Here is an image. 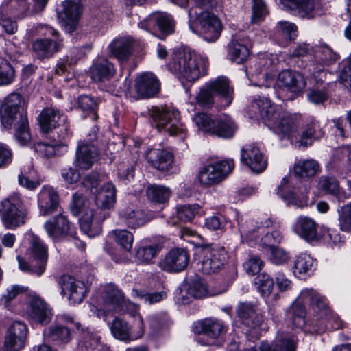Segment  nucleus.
<instances>
[{"instance_id":"1","label":"nucleus","mask_w":351,"mask_h":351,"mask_svg":"<svg viewBox=\"0 0 351 351\" xmlns=\"http://www.w3.org/2000/svg\"><path fill=\"white\" fill-rule=\"evenodd\" d=\"M298 300L304 303H308L316 313L317 322L315 325L317 327L315 330L317 332H323L329 327V325L335 330L343 328V322L337 315L333 314L328 306L326 298L321 295L317 291L313 289H303L300 292Z\"/></svg>"},{"instance_id":"2","label":"nucleus","mask_w":351,"mask_h":351,"mask_svg":"<svg viewBox=\"0 0 351 351\" xmlns=\"http://www.w3.org/2000/svg\"><path fill=\"white\" fill-rule=\"evenodd\" d=\"M214 93L221 99V106H228L233 100V88L230 86L229 80L220 76L206 83L199 91V106L211 108L215 104Z\"/></svg>"},{"instance_id":"3","label":"nucleus","mask_w":351,"mask_h":351,"mask_svg":"<svg viewBox=\"0 0 351 351\" xmlns=\"http://www.w3.org/2000/svg\"><path fill=\"white\" fill-rule=\"evenodd\" d=\"M0 217L7 229H16L25 223L27 210L19 193H13L0 202Z\"/></svg>"},{"instance_id":"4","label":"nucleus","mask_w":351,"mask_h":351,"mask_svg":"<svg viewBox=\"0 0 351 351\" xmlns=\"http://www.w3.org/2000/svg\"><path fill=\"white\" fill-rule=\"evenodd\" d=\"M152 125L171 136H182L185 128L180 123V112L167 107L152 106L148 110Z\"/></svg>"},{"instance_id":"5","label":"nucleus","mask_w":351,"mask_h":351,"mask_svg":"<svg viewBox=\"0 0 351 351\" xmlns=\"http://www.w3.org/2000/svg\"><path fill=\"white\" fill-rule=\"evenodd\" d=\"M234 168L232 159L213 161L205 164L199 172V182L205 186H212L224 180Z\"/></svg>"},{"instance_id":"6","label":"nucleus","mask_w":351,"mask_h":351,"mask_svg":"<svg viewBox=\"0 0 351 351\" xmlns=\"http://www.w3.org/2000/svg\"><path fill=\"white\" fill-rule=\"evenodd\" d=\"M339 58V54L327 45L316 47L312 66L315 81L317 85L324 83L326 80L328 67L334 64Z\"/></svg>"},{"instance_id":"7","label":"nucleus","mask_w":351,"mask_h":351,"mask_svg":"<svg viewBox=\"0 0 351 351\" xmlns=\"http://www.w3.org/2000/svg\"><path fill=\"white\" fill-rule=\"evenodd\" d=\"M234 122L230 119H213L206 113H199V131L205 134L223 138H232L236 131Z\"/></svg>"},{"instance_id":"8","label":"nucleus","mask_w":351,"mask_h":351,"mask_svg":"<svg viewBox=\"0 0 351 351\" xmlns=\"http://www.w3.org/2000/svg\"><path fill=\"white\" fill-rule=\"evenodd\" d=\"M171 67L189 82H195L197 79L196 53L189 47L176 52Z\"/></svg>"},{"instance_id":"9","label":"nucleus","mask_w":351,"mask_h":351,"mask_svg":"<svg viewBox=\"0 0 351 351\" xmlns=\"http://www.w3.org/2000/svg\"><path fill=\"white\" fill-rule=\"evenodd\" d=\"M98 128L94 126L87 134V141H80L75 153L76 165L82 169H90L97 160L99 152L91 143L97 139Z\"/></svg>"},{"instance_id":"10","label":"nucleus","mask_w":351,"mask_h":351,"mask_svg":"<svg viewBox=\"0 0 351 351\" xmlns=\"http://www.w3.org/2000/svg\"><path fill=\"white\" fill-rule=\"evenodd\" d=\"M47 236L53 241H60L65 237L76 238L74 226L62 213L45 221L43 225Z\"/></svg>"},{"instance_id":"11","label":"nucleus","mask_w":351,"mask_h":351,"mask_svg":"<svg viewBox=\"0 0 351 351\" xmlns=\"http://www.w3.org/2000/svg\"><path fill=\"white\" fill-rule=\"evenodd\" d=\"M86 197L81 193H75L72 195V202L70 206L71 213L77 216L84 213L80 219L81 230L88 237H93L99 230L94 231L93 229V210L86 207Z\"/></svg>"},{"instance_id":"12","label":"nucleus","mask_w":351,"mask_h":351,"mask_svg":"<svg viewBox=\"0 0 351 351\" xmlns=\"http://www.w3.org/2000/svg\"><path fill=\"white\" fill-rule=\"evenodd\" d=\"M190 255L182 247L169 250L158 263V267L164 271L178 274L184 271L189 263Z\"/></svg>"},{"instance_id":"13","label":"nucleus","mask_w":351,"mask_h":351,"mask_svg":"<svg viewBox=\"0 0 351 351\" xmlns=\"http://www.w3.org/2000/svg\"><path fill=\"white\" fill-rule=\"evenodd\" d=\"M281 113V107L274 105L265 97L257 96L252 99L249 107L251 118L261 119L269 123L271 120L278 119Z\"/></svg>"},{"instance_id":"14","label":"nucleus","mask_w":351,"mask_h":351,"mask_svg":"<svg viewBox=\"0 0 351 351\" xmlns=\"http://www.w3.org/2000/svg\"><path fill=\"white\" fill-rule=\"evenodd\" d=\"M28 241V252L35 261L34 266L37 267L36 273L40 276L45 269V265L48 259V247L43 241L37 235L29 233L27 235Z\"/></svg>"},{"instance_id":"15","label":"nucleus","mask_w":351,"mask_h":351,"mask_svg":"<svg viewBox=\"0 0 351 351\" xmlns=\"http://www.w3.org/2000/svg\"><path fill=\"white\" fill-rule=\"evenodd\" d=\"M27 332V327L23 322L14 321L8 329L3 351L22 350L25 346Z\"/></svg>"},{"instance_id":"16","label":"nucleus","mask_w":351,"mask_h":351,"mask_svg":"<svg viewBox=\"0 0 351 351\" xmlns=\"http://www.w3.org/2000/svg\"><path fill=\"white\" fill-rule=\"evenodd\" d=\"M199 34L207 42H215L221 34V22L213 13L204 12L199 16Z\"/></svg>"},{"instance_id":"17","label":"nucleus","mask_w":351,"mask_h":351,"mask_svg":"<svg viewBox=\"0 0 351 351\" xmlns=\"http://www.w3.org/2000/svg\"><path fill=\"white\" fill-rule=\"evenodd\" d=\"M62 9L58 13L62 21L66 32L75 30L82 10L81 0H64L62 3Z\"/></svg>"},{"instance_id":"18","label":"nucleus","mask_w":351,"mask_h":351,"mask_svg":"<svg viewBox=\"0 0 351 351\" xmlns=\"http://www.w3.org/2000/svg\"><path fill=\"white\" fill-rule=\"evenodd\" d=\"M277 84L282 90L291 93V99L298 95L306 86V80L299 72L285 70L280 72Z\"/></svg>"},{"instance_id":"19","label":"nucleus","mask_w":351,"mask_h":351,"mask_svg":"<svg viewBox=\"0 0 351 351\" xmlns=\"http://www.w3.org/2000/svg\"><path fill=\"white\" fill-rule=\"evenodd\" d=\"M58 283L62 289L61 293L69 294V300L73 304L81 303L87 292L85 284L71 276H62Z\"/></svg>"},{"instance_id":"20","label":"nucleus","mask_w":351,"mask_h":351,"mask_svg":"<svg viewBox=\"0 0 351 351\" xmlns=\"http://www.w3.org/2000/svg\"><path fill=\"white\" fill-rule=\"evenodd\" d=\"M282 5L302 18L312 19L322 14L319 0H281Z\"/></svg>"},{"instance_id":"21","label":"nucleus","mask_w":351,"mask_h":351,"mask_svg":"<svg viewBox=\"0 0 351 351\" xmlns=\"http://www.w3.org/2000/svg\"><path fill=\"white\" fill-rule=\"evenodd\" d=\"M241 160L255 173H261L267 166V159L255 144L246 145L241 149Z\"/></svg>"},{"instance_id":"22","label":"nucleus","mask_w":351,"mask_h":351,"mask_svg":"<svg viewBox=\"0 0 351 351\" xmlns=\"http://www.w3.org/2000/svg\"><path fill=\"white\" fill-rule=\"evenodd\" d=\"M104 313H122L126 310L127 302L123 293L114 285H108L103 293Z\"/></svg>"},{"instance_id":"23","label":"nucleus","mask_w":351,"mask_h":351,"mask_svg":"<svg viewBox=\"0 0 351 351\" xmlns=\"http://www.w3.org/2000/svg\"><path fill=\"white\" fill-rule=\"evenodd\" d=\"M27 315L34 322L43 325L51 321L52 313L49 306L42 298L32 294L29 301Z\"/></svg>"},{"instance_id":"24","label":"nucleus","mask_w":351,"mask_h":351,"mask_svg":"<svg viewBox=\"0 0 351 351\" xmlns=\"http://www.w3.org/2000/svg\"><path fill=\"white\" fill-rule=\"evenodd\" d=\"M23 102V97L16 93H12L5 98L0 109L1 119L3 125L10 127L13 124Z\"/></svg>"},{"instance_id":"25","label":"nucleus","mask_w":351,"mask_h":351,"mask_svg":"<svg viewBox=\"0 0 351 351\" xmlns=\"http://www.w3.org/2000/svg\"><path fill=\"white\" fill-rule=\"evenodd\" d=\"M40 214L45 216L57 211L59 207V195L51 186L45 185L38 194Z\"/></svg>"},{"instance_id":"26","label":"nucleus","mask_w":351,"mask_h":351,"mask_svg":"<svg viewBox=\"0 0 351 351\" xmlns=\"http://www.w3.org/2000/svg\"><path fill=\"white\" fill-rule=\"evenodd\" d=\"M300 116L285 112L281 108V113L278 119L271 120L269 123L273 128L274 131L278 134L281 138H289L298 127V121Z\"/></svg>"},{"instance_id":"27","label":"nucleus","mask_w":351,"mask_h":351,"mask_svg":"<svg viewBox=\"0 0 351 351\" xmlns=\"http://www.w3.org/2000/svg\"><path fill=\"white\" fill-rule=\"evenodd\" d=\"M155 26L158 27V29L164 34V36L171 34L174 30L172 18L167 13H152L138 23L139 27L148 31H150Z\"/></svg>"},{"instance_id":"28","label":"nucleus","mask_w":351,"mask_h":351,"mask_svg":"<svg viewBox=\"0 0 351 351\" xmlns=\"http://www.w3.org/2000/svg\"><path fill=\"white\" fill-rule=\"evenodd\" d=\"M199 259L203 273L210 274L217 271L223 265L219 252L210 246L199 245Z\"/></svg>"},{"instance_id":"29","label":"nucleus","mask_w":351,"mask_h":351,"mask_svg":"<svg viewBox=\"0 0 351 351\" xmlns=\"http://www.w3.org/2000/svg\"><path fill=\"white\" fill-rule=\"evenodd\" d=\"M65 121V115L53 108L43 109L38 117L39 125L43 133H49L64 123Z\"/></svg>"},{"instance_id":"30","label":"nucleus","mask_w":351,"mask_h":351,"mask_svg":"<svg viewBox=\"0 0 351 351\" xmlns=\"http://www.w3.org/2000/svg\"><path fill=\"white\" fill-rule=\"evenodd\" d=\"M136 93L142 98L154 97L160 90V83L156 77L150 73L139 76L135 85Z\"/></svg>"},{"instance_id":"31","label":"nucleus","mask_w":351,"mask_h":351,"mask_svg":"<svg viewBox=\"0 0 351 351\" xmlns=\"http://www.w3.org/2000/svg\"><path fill=\"white\" fill-rule=\"evenodd\" d=\"M146 159L153 167L163 171L171 168L173 155L163 149H150L147 152Z\"/></svg>"},{"instance_id":"32","label":"nucleus","mask_w":351,"mask_h":351,"mask_svg":"<svg viewBox=\"0 0 351 351\" xmlns=\"http://www.w3.org/2000/svg\"><path fill=\"white\" fill-rule=\"evenodd\" d=\"M237 316L242 324L250 330L256 329L263 321V316L256 313L254 306L249 303H241L237 308Z\"/></svg>"},{"instance_id":"33","label":"nucleus","mask_w":351,"mask_h":351,"mask_svg":"<svg viewBox=\"0 0 351 351\" xmlns=\"http://www.w3.org/2000/svg\"><path fill=\"white\" fill-rule=\"evenodd\" d=\"M62 40L40 38L32 43V49L39 59L49 58L62 48Z\"/></svg>"},{"instance_id":"34","label":"nucleus","mask_w":351,"mask_h":351,"mask_svg":"<svg viewBox=\"0 0 351 351\" xmlns=\"http://www.w3.org/2000/svg\"><path fill=\"white\" fill-rule=\"evenodd\" d=\"M114 64L106 59L97 60L90 68V75L95 82L110 80L115 74Z\"/></svg>"},{"instance_id":"35","label":"nucleus","mask_w":351,"mask_h":351,"mask_svg":"<svg viewBox=\"0 0 351 351\" xmlns=\"http://www.w3.org/2000/svg\"><path fill=\"white\" fill-rule=\"evenodd\" d=\"M119 219L129 228H138L144 226L150 219L145 213L140 209L126 207L119 211Z\"/></svg>"},{"instance_id":"36","label":"nucleus","mask_w":351,"mask_h":351,"mask_svg":"<svg viewBox=\"0 0 351 351\" xmlns=\"http://www.w3.org/2000/svg\"><path fill=\"white\" fill-rule=\"evenodd\" d=\"M317 227V223L313 219L306 216H300L296 220L294 231L301 238L311 241L318 238Z\"/></svg>"},{"instance_id":"37","label":"nucleus","mask_w":351,"mask_h":351,"mask_svg":"<svg viewBox=\"0 0 351 351\" xmlns=\"http://www.w3.org/2000/svg\"><path fill=\"white\" fill-rule=\"evenodd\" d=\"M117 190L112 182L105 183L95 194V204L101 209H110L116 202Z\"/></svg>"},{"instance_id":"38","label":"nucleus","mask_w":351,"mask_h":351,"mask_svg":"<svg viewBox=\"0 0 351 351\" xmlns=\"http://www.w3.org/2000/svg\"><path fill=\"white\" fill-rule=\"evenodd\" d=\"M201 331H199V343L204 336L212 339L218 338L226 331V326L221 321L216 319L207 318L199 322Z\"/></svg>"},{"instance_id":"39","label":"nucleus","mask_w":351,"mask_h":351,"mask_svg":"<svg viewBox=\"0 0 351 351\" xmlns=\"http://www.w3.org/2000/svg\"><path fill=\"white\" fill-rule=\"evenodd\" d=\"M133 39L121 37L114 39L108 46L110 53L119 61L127 60L132 53Z\"/></svg>"},{"instance_id":"40","label":"nucleus","mask_w":351,"mask_h":351,"mask_svg":"<svg viewBox=\"0 0 351 351\" xmlns=\"http://www.w3.org/2000/svg\"><path fill=\"white\" fill-rule=\"evenodd\" d=\"M320 171L319 163L313 159L299 160L293 167V174L297 178H310Z\"/></svg>"},{"instance_id":"41","label":"nucleus","mask_w":351,"mask_h":351,"mask_svg":"<svg viewBox=\"0 0 351 351\" xmlns=\"http://www.w3.org/2000/svg\"><path fill=\"white\" fill-rule=\"evenodd\" d=\"M305 307L300 301H296L289 308L287 319L293 328L302 329L305 326Z\"/></svg>"},{"instance_id":"42","label":"nucleus","mask_w":351,"mask_h":351,"mask_svg":"<svg viewBox=\"0 0 351 351\" xmlns=\"http://www.w3.org/2000/svg\"><path fill=\"white\" fill-rule=\"evenodd\" d=\"M34 151L42 158H51L64 154L67 152V145L64 143H38L34 145Z\"/></svg>"},{"instance_id":"43","label":"nucleus","mask_w":351,"mask_h":351,"mask_svg":"<svg viewBox=\"0 0 351 351\" xmlns=\"http://www.w3.org/2000/svg\"><path fill=\"white\" fill-rule=\"evenodd\" d=\"M49 341L56 344L67 343L71 340V332L69 326L60 324L52 325L45 332Z\"/></svg>"},{"instance_id":"44","label":"nucleus","mask_w":351,"mask_h":351,"mask_svg":"<svg viewBox=\"0 0 351 351\" xmlns=\"http://www.w3.org/2000/svg\"><path fill=\"white\" fill-rule=\"evenodd\" d=\"M324 135L322 130L316 121H311L306 124L305 129L302 132L300 138L297 141V146L300 147H307L312 143V139H318Z\"/></svg>"},{"instance_id":"45","label":"nucleus","mask_w":351,"mask_h":351,"mask_svg":"<svg viewBox=\"0 0 351 351\" xmlns=\"http://www.w3.org/2000/svg\"><path fill=\"white\" fill-rule=\"evenodd\" d=\"M108 326L114 338L123 341L132 339L131 328L125 320L114 317L111 322H108Z\"/></svg>"},{"instance_id":"46","label":"nucleus","mask_w":351,"mask_h":351,"mask_svg":"<svg viewBox=\"0 0 351 351\" xmlns=\"http://www.w3.org/2000/svg\"><path fill=\"white\" fill-rule=\"evenodd\" d=\"M314 260L308 255L298 256L294 264V275L300 279H306L314 270Z\"/></svg>"},{"instance_id":"47","label":"nucleus","mask_w":351,"mask_h":351,"mask_svg":"<svg viewBox=\"0 0 351 351\" xmlns=\"http://www.w3.org/2000/svg\"><path fill=\"white\" fill-rule=\"evenodd\" d=\"M35 173L36 172L31 165L24 167L18 176L19 184L29 191L35 190L41 184L39 179L34 178V175Z\"/></svg>"},{"instance_id":"48","label":"nucleus","mask_w":351,"mask_h":351,"mask_svg":"<svg viewBox=\"0 0 351 351\" xmlns=\"http://www.w3.org/2000/svg\"><path fill=\"white\" fill-rule=\"evenodd\" d=\"M250 51L248 48L243 43H241L236 40L228 46V56L230 60L237 64H241L248 58Z\"/></svg>"},{"instance_id":"49","label":"nucleus","mask_w":351,"mask_h":351,"mask_svg":"<svg viewBox=\"0 0 351 351\" xmlns=\"http://www.w3.org/2000/svg\"><path fill=\"white\" fill-rule=\"evenodd\" d=\"M289 182L288 178L285 177L282 178L280 184L277 189V194L284 199L288 205H293L297 207H304L308 204V198L302 197L299 199L296 197L292 191H289L287 193L282 191V187L287 184Z\"/></svg>"},{"instance_id":"50","label":"nucleus","mask_w":351,"mask_h":351,"mask_svg":"<svg viewBox=\"0 0 351 351\" xmlns=\"http://www.w3.org/2000/svg\"><path fill=\"white\" fill-rule=\"evenodd\" d=\"M161 248L158 244L140 246L136 252V260L143 264H150L156 256Z\"/></svg>"},{"instance_id":"51","label":"nucleus","mask_w":351,"mask_h":351,"mask_svg":"<svg viewBox=\"0 0 351 351\" xmlns=\"http://www.w3.org/2000/svg\"><path fill=\"white\" fill-rule=\"evenodd\" d=\"M171 195L170 189L160 185H150L147 189V196L149 199L157 203L167 202Z\"/></svg>"},{"instance_id":"52","label":"nucleus","mask_w":351,"mask_h":351,"mask_svg":"<svg viewBox=\"0 0 351 351\" xmlns=\"http://www.w3.org/2000/svg\"><path fill=\"white\" fill-rule=\"evenodd\" d=\"M255 285L263 298L267 299L274 289V280L267 274L262 273L255 278Z\"/></svg>"},{"instance_id":"53","label":"nucleus","mask_w":351,"mask_h":351,"mask_svg":"<svg viewBox=\"0 0 351 351\" xmlns=\"http://www.w3.org/2000/svg\"><path fill=\"white\" fill-rule=\"evenodd\" d=\"M318 188L326 194L339 197L341 188L338 181L333 177L322 176L319 179Z\"/></svg>"},{"instance_id":"54","label":"nucleus","mask_w":351,"mask_h":351,"mask_svg":"<svg viewBox=\"0 0 351 351\" xmlns=\"http://www.w3.org/2000/svg\"><path fill=\"white\" fill-rule=\"evenodd\" d=\"M115 241L120 247L125 250L130 252L134 242L133 234L127 230H114L112 231Z\"/></svg>"},{"instance_id":"55","label":"nucleus","mask_w":351,"mask_h":351,"mask_svg":"<svg viewBox=\"0 0 351 351\" xmlns=\"http://www.w3.org/2000/svg\"><path fill=\"white\" fill-rule=\"evenodd\" d=\"M15 136L21 145H27L30 141L29 123L25 114H21L19 125L16 129Z\"/></svg>"},{"instance_id":"56","label":"nucleus","mask_w":351,"mask_h":351,"mask_svg":"<svg viewBox=\"0 0 351 351\" xmlns=\"http://www.w3.org/2000/svg\"><path fill=\"white\" fill-rule=\"evenodd\" d=\"M8 7L11 12L18 18H23L28 14H33L32 7L27 0H9Z\"/></svg>"},{"instance_id":"57","label":"nucleus","mask_w":351,"mask_h":351,"mask_svg":"<svg viewBox=\"0 0 351 351\" xmlns=\"http://www.w3.org/2000/svg\"><path fill=\"white\" fill-rule=\"evenodd\" d=\"M14 79V69L4 58L0 57V86L11 84Z\"/></svg>"},{"instance_id":"58","label":"nucleus","mask_w":351,"mask_h":351,"mask_svg":"<svg viewBox=\"0 0 351 351\" xmlns=\"http://www.w3.org/2000/svg\"><path fill=\"white\" fill-rule=\"evenodd\" d=\"M100 340V337L93 334L88 329L82 330L78 346L82 349L89 351Z\"/></svg>"},{"instance_id":"59","label":"nucleus","mask_w":351,"mask_h":351,"mask_svg":"<svg viewBox=\"0 0 351 351\" xmlns=\"http://www.w3.org/2000/svg\"><path fill=\"white\" fill-rule=\"evenodd\" d=\"M335 158L339 160L347 171H351V145L337 148L335 150Z\"/></svg>"},{"instance_id":"60","label":"nucleus","mask_w":351,"mask_h":351,"mask_svg":"<svg viewBox=\"0 0 351 351\" xmlns=\"http://www.w3.org/2000/svg\"><path fill=\"white\" fill-rule=\"evenodd\" d=\"M338 213L341 230L351 232V203L341 207Z\"/></svg>"},{"instance_id":"61","label":"nucleus","mask_w":351,"mask_h":351,"mask_svg":"<svg viewBox=\"0 0 351 351\" xmlns=\"http://www.w3.org/2000/svg\"><path fill=\"white\" fill-rule=\"evenodd\" d=\"M78 106L84 112H88L92 115L93 119H96L97 116L96 111L97 104L94 99L88 95H82L78 98Z\"/></svg>"},{"instance_id":"62","label":"nucleus","mask_w":351,"mask_h":351,"mask_svg":"<svg viewBox=\"0 0 351 351\" xmlns=\"http://www.w3.org/2000/svg\"><path fill=\"white\" fill-rule=\"evenodd\" d=\"M252 22L253 23H258L263 21L268 13L263 0H252Z\"/></svg>"},{"instance_id":"63","label":"nucleus","mask_w":351,"mask_h":351,"mask_svg":"<svg viewBox=\"0 0 351 351\" xmlns=\"http://www.w3.org/2000/svg\"><path fill=\"white\" fill-rule=\"evenodd\" d=\"M276 30L289 40L294 39L297 36V27L291 22L279 21L276 27Z\"/></svg>"},{"instance_id":"64","label":"nucleus","mask_w":351,"mask_h":351,"mask_svg":"<svg viewBox=\"0 0 351 351\" xmlns=\"http://www.w3.org/2000/svg\"><path fill=\"white\" fill-rule=\"evenodd\" d=\"M263 266V261L258 256H250L243 264L247 274L254 276L258 274Z\"/></svg>"}]
</instances>
